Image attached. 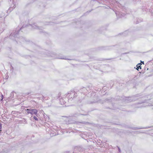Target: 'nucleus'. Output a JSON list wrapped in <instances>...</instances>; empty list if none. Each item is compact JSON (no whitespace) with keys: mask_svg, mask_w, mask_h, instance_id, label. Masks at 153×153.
Returning <instances> with one entry per match:
<instances>
[{"mask_svg":"<svg viewBox=\"0 0 153 153\" xmlns=\"http://www.w3.org/2000/svg\"><path fill=\"white\" fill-rule=\"evenodd\" d=\"M141 69V67L140 65H137V69L138 71L139 70V69Z\"/></svg>","mask_w":153,"mask_h":153,"instance_id":"nucleus-2","label":"nucleus"},{"mask_svg":"<svg viewBox=\"0 0 153 153\" xmlns=\"http://www.w3.org/2000/svg\"><path fill=\"white\" fill-rule=\"evenodd\" d=\"M1 124H0V129H1Z\"/></svg>","mask_w":153,"mask_h":153,"instance_id":"nucleus-8","label":"nucleus"},{"mask_svg":"<svg viewBox=\"0 0 153 153\" xmlns=\"http://www.w3.org/2000/svg\"><path fill=\"white\" fill-rule=\"evenodd\" d=\"M33 118L36 120L37 121V120H38V118L36 117V116H34L33 117Z\"/></svg>","mask_w":153,"mask_h":153,"instance_id":"nucleus-4","label":"nucleus"},{"mask_svg":"<svg viewBox=\"0 0 153 153\" xmlns=\"http://www.w3.org/2000/svg\"><path fill=\"white\" fill-rule=\"evenodd\" d=\"M141 64H142V63H139V64H138V65H140V66H141Z\"/></svg>","mask_w":153,"mask_h":153,"instance_id":"nucleus-6","label":"nucleus"},{"mask_svg":"<svg viewBox=\"0 0 153 153\" xmlns=\"http://www.w3.org/2000/svg\"><path fill=\"white\" fill-rule=\"evenodd\" d=\"M3 98H4V96L2 94L1 95V100H2L3 99Z\"/></svg>","mask_w":153,"mask_h":153,"instance_id":"nucleus-5","label":"nucleus"},{"mask_svg":"<svg viewBox=\"0 0 153 153\" xmlns=\"http://www.w3.org/2000/svg\"><path fill=\"white\" fill-rule=\"evenodd\" d=\"M26 111L27 112V114H29V113H29L30 112V109H26Z\"/></svg>","mask_w":153,"mask_h":153,"instance_id":"nucleus-3","label":"nucleus"},{"mask_svg":"<svg viewBox=\"0 0 153 153\" xmlns=\"http://www.w3.org/2000/svg\"><path fill=\"white\" fill-rule=\"evenodd\" d=\"M141 64H142V63H139V64H138V65H140V66H141Z\"/></svg>","mask_w":153,"mask_h":153,"instance_id":"nucleus-7","label":"nucleus"},{"mask_svg":"<svg viewBox=\"0 0 153 153\" xmlns=\"http://www.w3.org/2000/svg\"><path fill=\"white\" fill-rule=\"evenodd\" d=\"M141 63H142L143 64H144V62H141Z\"/></svg>","mask_w":153,"mask_h":153,"instance_id":"nucleus-9","label":"nucleus"},{"mask_svg":"<svg viewBox=\"0 0 153 153\" xmlns=\"http://www.w3.org/2000/svg\"><path fill=\"white\" fill-rule=\"evenodd\" d=\"M30 112L29 113L31 115L35 114L37 115L38 113V111L36 109H30Z\"/></svg>","mask_w":153,"mask_h":153,"instance_id":"nucleus-1","label":"nucleus"}]
</instances>
